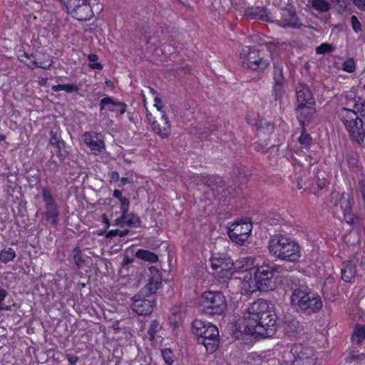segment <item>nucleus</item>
I'll return each instance as SVG.
<instances>
[{
    "mask_svg": "<svg viewBox=\"0 0 365 365\" xmlns=\"http://www.w3.org/2000/svg\"><path fill=\"white\" fill-rule=\"evenodd\" d=\"M120 180L122 185H123L127 183L130 182V180L128 178H120Z\"/></svg>",
    "mask_w": 365,
    "mask_h": 365,
    "instance_id": "62",
    "label": "nucleus"
},
{
    "mask_svg": "<svg viewBox=\"0 0 365 365\" xmlns=\"http://www.w3.org/2000/svg\"><path fill=\"white\" fill-rule=\"evenodd\" d=\"M283 27H285L286 26H289L291 28H293V29H299L300 28V26L302 24H281Z\"/></svg>",
    "mask_w": 365,
    "mask_h": 365,
    "instance_id": "61",
    "label": "nucleus"
},
{
    "mask_svg": "<svg viewBox=\"0 0 365 365\" xmlns=\"http://www.w3.org/2000/svg\"><path fill=\"white\" fill-rule=\"evenodd\" d=\"M240 55L243 66L255 72H263L270 65V60L255 47L242 48Z\"/></svg>",
    "mask_w": 365,
    "mask_h": 365,
    "instance_id": "7",
    "label": "nucleus"
},
{
    "mask_svg": "<svg viewBox=\"0 0 365 365\" xmlns=\"http://www.w3.org/2000/svg\"><path fill=\"white\" fill-rule=\"evenodd\" d=\"M342 69L348 73H353L356 70V64L354 58H350L344 61L342 63Z\"/></svg>",
    "mask_w": 365,
    "mask_h": 365,
    "instance_id": "40",
    "label": "nucleus"
},
{
    "mask_svg": "<svg viewBox=\"0 0 365 365\" xmlns=\"http://www.w3.org/2000/svg\"><path fill=\"white\" fill-rule=\"evenodd\" d=\"M200 306L208 314H222L227 309V301L220 292L207 291L202 294Z\"/></svg>",
    "mask_w": 365,
    "mask_h": 365,
    "instance_id": "8",
    "label": "nucleus"
},
{
    "mask_svg": "<svg viewBox=\"0 0 365 365\" xmlns=\"http://www.w3.org/2000/svg\"><path fill=\"white\" fill-rule=\"evenodd\" d=\"M262 363L261 365H283L280 364L276 359L271 358L265 361V359H263Z\"/></svg>",
    "mask_w": 365,
    "mask_h": 365,
    "instance_id": "51",
    "label": "nucleus"
},
{
    "mask_svg": "<svg viewBox=\"0 0 365 365\" xmlns=\"http://www.w3.org/2000/svg\"><path fill=\"white\" fill-rule=\"evenodd\" d=\"M312 7L321 13L328 11L331 6L328 0H310Z\"/></svg>",
    "mask_w": 365,
    "mask_h": 365,
    "instance_id": "29",
    "label": "nucleus"
},
{
    "mask_svg": "<svg viewBox=\"0 0 365 365\" xmlns=\"http://www.w3.org/2000/svg\"><path fill=\"white\" fill-rule=\"evenodd\" d=\"M341 272V279L345 282H354L356 276V269L355 264L351 262H344Z\"/></svg>",
    "mask_w": 365,
    "mask_h": 365,
    "instance_id": "22",
    "label": "nucleus"
},
{
    "mask_svg": "<svg viewBox=\"0 0 365 365\" xmlns=\"http://www.w3.org/2000/svg\"><path fill=\"white\" fill-rule=\"evenodd\" d=\"M365 339V326L357 324L351 335V341L355 344H360Z\"/></svg>",
    "mask_w": 365,
    "mask_h": 365,
    "instance_id": "27",
    "label": "nucleus"
},
{
    "mask_svg": "<svg viewBox=\"0 0 365 365\" xmlns=\"http://www.w3.org/2000/svg\"><path fill=\"white\" fill-rule=\"evenodd\" d=\"M233 173L238 178H245L247 176L245 168L241 165H237L234 168Z\"/></svg>",
    "mask_w": 365,
    "mask_h": 365,
    "instance_id": "45",
    "label": "nucleus"
},
{
    "mask_svg": "<svg viewBox=\"0 0 365 365\" xmlns=\"http://www.w3.org/2000/svg\"><path fill=\"white\" fill-rule=\"evenodd\" d=\"M135 256L140 259L149 262H156L158 260V257L154 252L145 250H138L136 252Z\"/></svg>",
    "mask_w": 365,
    "mask_h": 365,
    "instance_id": "28",
    "label": "nucleus"
},
{
    "mask_svg": "<svg viewBox=\"0 0 365 365\" xmlns=\"http://www.w3.org/2000/svg\"><path fill=\"white\" fill-rule=\"evenodd\" d=\"M82 140L95 155L101 154L106 150L105 141L99 133L84 132L82 134Z\"/></svg>",
    "mask_w": 365,
    "mask_h": 365,
    "instance_id": "16",
    "label": "nucleus"
},
{
    "mask_svg": "<svg viewBox=\"0 0 365 365\" xmlns=\"http://www.w3.org/2000/svg\"><path fill=\"white\" fill-rule=\"evenodd\" d=\"M273 79L274 83H285L283 67L281 65L274 63Z\"/></svg>",
    "mask_w": 365,
    "mask_h": 365,
    "instance_id": "32",
    "label": "nucleus"
},
{
    "mask_svg": "<svg viewBox=\"0 0 365 365\" xmlns=\"http://www.w3.org/2000/svg\"><path fill=\"white\" fill-rule=\"evenodd\" d=\"M259 43L266 46L271 54L274 52L275 49L280 45L279 41L271 39L269 37L261 39Z\"/></svg>",
    "mask_w": 365,
    "mask_h": 365,
    "instance_id": "35",
    "label": "nucleus"
},
{
    "mask_svg": "<svg viewBox=\"0 0 365 365\" xmlns=\"http://www.w3.org/2000/svg\"><path fill=\"white\" fill-rule=\"evenodd\" d=\"M255 259L252 257H245L239 259L234 263L235 272H253L256 267H255Z\"/></svg>",
    "mask_w": 365,
    "mask_h": 365,
    "instance_id": "21",
    "label": "nucleus"
},
{
    "mask_svg": "<svg viewBox=\"0 0 365 365\" xmlns=\"http://www.w3.org/2000/svg\"><path fill=\"white\" fill-rule=\"evenodd\" d=\"M153 130L162 138H167L171 133L170 124L165 111H162V116L159 120L152 123Z\"/></svg>",
    "mask_w": 365,
    "mask_h": 365,
    "instance_id": "19",
    "label": "nucleus"
},
{
    "mask_svg": "<svg viewBox=\"0 0 365 365\" xmlns=\"http://www.w3.org/2000/svg\"><path fill=\"white\" fill-rule=\"evenodd\" d=\"M110 176L111 181L118 182V180H120V175H119L118 173L116 171L111 172Z\"/></svg>",
    "mask_w": 365,
    "mask_h": 365,
    "instance_id": "54",
    "label": "nucleus"
},
{
    "mask_svg": "<svg viewBox=\"0 0 365 365\" xmlns=\"http://www.w3.org/2000/svg\"><path fill=\"white\" fill-rule=\"evenodd\" d=\"M88 59L91 63H96L98 59V56L95 53H91L88 55Z\"/></svg>",
    "mask_w": 365,
    "mask_h": 365,
    "instance_id": "56",
    "label": "nucleus"
},
{
    "mask_svg": "<svg viewBox=\"0 0 365 365\" xmlns=\"http://www.w3.org/2000/svg\"><path fill=\"white\" fill-rule=\"evenodd\" d=\"M352 28L356 32L361 31V24H352Z\"/></svg>",
    "mask_w": 365,
    "mask_h": 365,
    "instance_id": "60",
    "label": "nucleus"
},
{
    "mask_svg": "<svg viewBox=\"0 0 365 365\" xmlns=\"http://www.w3.org/2000/svg\"><path fill=\"white\" fill-rule=\"evenodd\" d=\"M282 17L284 19V23H297L298 20L295 10L292 8L283 10Z\"/></svg>",
    "mask_w": 365,
    "mask_h": 365,
    "instance_id": "34",
    "label": "nucleus"
},
{
    "mask_svg": "<svg viewBox=\"0 0 365 365\" xmlns=\"http://www.w3.org/2000/svg\"><path fill=\"white\" fill-rule=\"evenodd\" d=\"M19 57H25L28 59H31L33 58V54L29 55L27 53L24 52V53L22 55L21 54L19 55Z\"/></svg>",
    "mask_w": 365,
    "mask_h": 365,
    "instance_id": "63",
    "label": "nucleus"
},
{
    "mask_svg": "<svg viewBox=\"0 0 365 365\" xmlns=\"http://www.w3.org/2000/svg\"><path fill=\"white\" fill-rule=\"evenodd\" d=\"M113 106L119 108V113L123 115L127 110V105L124 102L115 101L113 98L107 96L102 98L100 101V110H103L106 109V106Z\"/></svg>",
    "mask_w": 365,
    "mask_h": 365,
    "instance_id": "24",
    "label": "nucleus"
},
{
    "mask_svg": "<svg viewBox=\"0 0 365 365\" xmlns=\"http://www.w3.org/2000/svg\"><path fill=\"white\" fill-rule=\"evenodd\" d=\"M63 91L66 93L77 92L78 91V87L75 84H63Z\"/></svg>",
    "mask_w": 365,
    "mask_h": 365,
    "instance_id": "49",
    "label": "nucleus"
},
{
    "mask_svg": "<svg viewBox=\"0 0 365 365\" xmlns=\"http://www.w3.org/2000/svg\"><path fill=\"white\" fill-rule=\"evenodd\" d=\"M268 248L274 257L281 260L296 262L301 257L299 244L282 235L272 236L269 240Z\"/></svg>",
    "mask_w": 365,
    "mask_h": 365,
    "instance_id": "3",
    "label": "nucleus"
},
{
    "mask_svg": "<svg viewBox=\"0 0 365 365\" xmlns=\"http://www.w3.org/2000/svg\"><path fill=\"white\" fill-rule=\"evenodd\" d=\"M217 180H218V182L221 185H216V192H217V195H218V194L220 193V189H222L223 187V184H222V180L220 178H217Z\"/></svg>",
    "mask_w": 365,
    "mask_h": 365,
    "instance_id": "59",
    "label": "nucleus"
},
{
    "mask_svg": "<svg viewBox=\"0 0 365 365\" xmlns=\"http://www.w3.org/2000/svg\"><path fill=\"white\" fill-rule=\"evenodd\" d=\"M302 128L303 129L298 140L302 145L307 147L312 143V138L309 133H306L304 127Z\"/></svg>",
    "mask_w": 365,
    "mask_h": 365,
    "instance_id": "38",
    "label": "nucleus"
},
{
    "mask_svg": "<svg viewBox=\"0 0 365 365\" xmlns=\"http://www.w3.org/2000/svg\"><path fill=\"white\" fill-rule=\"evenodd\" d=\"M113 196L119 200L120 203V210H124V212L129 210L130 200L127 197H123L120 190H115Z\"/></svg>",
    "mask_w": 365,
    "mask_h": 365,
    "instance_id": "31",
    "label": "nucleus"
},
{
    "mask_svg": "<svg viewBox=\"0 0 365 365\" xmlns=\"http://www.w3.org/2000/svg\"><path fill=\"white\" fill-rule=\"evenodd\" d=\"M51 137L49 141L50 145L57 146L58 148H60V142L56 136V134L53 133V132L51 133Z\"/></svg>",
    "mask_w": 365,
    "mask_h": 365,
    "instance_id": "50",
    "label": "nucleus"
},
{
    "mask_svg": "<svg viewBox=\"0 0 365 365\" xmlns=\"http://www.w3.org/2000/svg\"><path fill=\"white\" fill-rule=\"evenodd\" d=\"M300 329L301 326L297 320L293 319L284 324V333L289 336H295Z\"/></svg>",
    "mask_w": 365,
    "mask_h": 365,
    "instance_id": "26",
    "label": "nucleus"
},
{
    "mask_svg": "<svg viewBox=\"0 0 365 365\" xmlns=\"http://www.w3.org/2000/svg\"><path fill=\"white\" fill-rule=\"evenodd\" d=\"M73 259H74L75 263L76 264V265L78 267H80L81 266L82 263L83 262V259L81 254L80 248L78 247H76L73 250Z\"/></svg>",
    "mask_w": 365,
    "mask_h": 365,
    "instance_id": "43",
    "label": "nucleus"
},
{
    "mask_svg": "<svg viewBox=\"0 0 365 365\" xmlns=\"http://www.w3.org/2000/svg\"><path fill=\"white\" fill-rule=\"evenodd\" d=\"M276 319L273 305L259 299L248 306L238 329L245 334L270 337L277 330Z\"/></svg>",
    "mask_w": 365,
    "mask_h": 365,
    "instance_id": "1",
    "label": "nucleus"
},
{
    "mask_svg": "<svg viewBox=\"0 0 365 365\" xmlns=\"http://www.w3.org/2000/svg\"><path fill=\"white\" fill-rule=\"evenodd\" d=\"M132 309L138 315H149L153 312L155 301L153 296L135 294L133 298Z\"/></svg>",
    "mask_w": 365,
    "mask_h": 365,
    "instance_id": "15",
    "label": "nucleus"
},
{
    "mask_svg": "<svg viewBox=\"0 0 365 365\" xmlns=\"http://www.w3.org/2000/svg\"><path fill=\"white\" fill-rule=\"evenodd\" d=\"M245 14L251 20H259L272 23L269 13L265 7L262 6H252L245 11Z\"/></svg>",
    "mask_w": 365,
    "mask_h": 365,
    "instance_id": "20",
    "label": "nucleus"
},
{
    "mask_svg": "<svg viewBox=\"0 0 365 365\" xmlns=\"http://www.w3.org/2000/svg\"><path fill=\"white\" fill-rule=\"evenodd\" d=\"M122 215L120 217L115 220V224L117 225H123V224L138 227L140 223V218L133 213H128V211L124 212V210H121Z\"/></svg>",
    "mask_w": 365,
    "mask_h": 365,
    "instance_id": "23",
    "label": "nucleus"
},
{
    "mask_svg": "<svg viewBox=\"0 0 365 365\" xmlns=\"http://www.w3.org/2000/svg\"><path fill=\"white\" fill-rule=\"evenodd\" d=\"M128 232H129V231L128 230H120L118 229L111 230L108 232L106 237H115L117 235H118L120 237H125L128 234Z\"/></svg>",
    "mask_w": 365,
    "mask_h": 365,
    "instance_id": "44",
    "label": "nucleus"
},
{
    "mask_svg": "<svg viewBox=\"0 0 365 365\" xmlns=\"http://www.w3.org/2000/svg\"><path fill=\"white\" fill-rule=\"evenodd\" d=\"M361 359V356L358 354V351H351L349 353L347 357L346 358V361L347 363H351L356 360H359Z\"/></svg>",
    "mask_w": 365,
    "mask_h": 365,
    "instance_id": "47",
    "label": "nucleus"
},
{
    "mask_svg": "<svg viewBox=\"0 0 365 365\" xmlns=\"http://www.w3.org/2000/svg\"><path fill=\"white\" fill-rule=\"evenodd\" d=\"M155 274L152 275L149 278L148 282L145 287V289L149 292L150 295H152V294L155 293L162 284L159 271L157 269H155Z\"/></svg>",
    "mask_w": 365,
    "mask_h": 365,
    "instance_id": "25",
    "label": "nucleus"
},
{
    "mask_svg": "<svg viewBox=\"0 0 365 365\" xmlns=\"http://www.w3.org/2000/svg\"><path fill=\"white\" fill-rule=\"evenodd\" d=\"M161 355L163 360L168 365H172L174 362V354L170 349H164L161 350Z\"/></svg>",
    "mask_w": 365,
    "mask_h": 365,
    "instance_id": "39",
    "label": "nucleus"
},
{
    "mask_svg": "<svg viewBox=\"0 0 365 365\" xmlns=\"http://www.w3.org/2000/svg\"><path fill=\"white\" fill-rule=\"evenodd\" d=\"M161 326L157 320L151 322L149 328L148 329V335L150 341L155 339L157 332L160 329Z\"/></svg>",
    "mask_w": 365,
    "mask_h": 365,
    "instance_id": "36",
    "label": "nucleus"
},
{
    "mask_svg": "<svg viewBox=\"0 0 365 365\" xmlns=\"http://www.w3.org/2000/svg\"><path fill=\"white\" fill-rule=\"evenodd\" d=\"M291 352L294 356L293 365H314L317 356L314 350L302 345H294Z\"/></svg>",
    "mask_w": 365,
    "mask_h": 365,
    "instance_id": "14",
    "label": "nucleus"
},
{
    "mask_svg": "<svg viewBox=\"0 0 365 365\" xmlns=\"http://www.w3.org/2000/svg\"><path fill=\"white\" fill-rule=\"evenodd\" d=\"M89 67L92 69H96V70H102L103 69L102 63L97 62V61L96 63H91L89 65Z\"/></svg>",
    "mask_w": 365,
    "mask_h": 365,
    "instance_id": "55",
    "label": "nucleus"
},
{
    "mask_svg": "<svg viewBox=\"0 0 365 365\" xmlns=\"http://www.w3.org/2000/svg\"><path fill=\"white\" fill-rule=\"evenodd\" d=\"M334 50V47L329 43H323L316 48V52L317 54H324L331 53Z\"/></svg>",
    "mask_w": 365,
    "mask_h": 365,
    "instance_id": "41",
    "label": "nucleus"
},
{
    "mask_svg": "<svg viewBox=\"0 0 365 365\" xmlns=\"http://www.w3.org/2000/svg\"><path fill=\"white\" fill-rule=\"evenodd\" d=\"M277 269L273 265L262 264L256 267L253 272L254 279L243 282V288L247 292H254L256 290L267 292L274 289V282L272 279Z\"/></svg>",
    "mask_w": 365,
    "mask_h": 365,
    "instance_id": "5",
    "label": "nucleus"
},
{
    "mask_svg": "<svg viewBox=\"0 0 365 365\" xmlns=\"http://www.w3.org/2000/svg\"><path fill=\"white\" fill-rule=\"evenodd\" d=\"M66 359L71 365H75L78 361V357L71 354L66 355Z\"/></svg>",
    "mask_w": 365,
    "mask_h": 365,
    "instance_id": "52",
    "label": "nucleus"
},
{
    "mask_svg": "<svg viewBox=\"0 0 365 365\" xmlns=\"http://www.w3.org/2000/svg\"><path fill=\"white\" fill-rule=\"evenodd\" d=\"M32 63L36 65V66L38 67H40V68H48L51 64V61L48 64V65H46V64H43L41 63H38V61H33Z\"/></svg>",
    "mask_w": 365,
    "mask_h": 365,
    "instance_id": "57",
    "label": "nucleus"
},
{
    "mask_svg": "<svg viewBox=\"0 0 365 365\" xmlns=\"http://www.w3.org/2000/svg\"><path fill=\"white\" fill-rule=\"evenodd\" d=\"M213 274L217 279L226 281L235 273L234 262L232 259L223 253L213 255L210 259Z\"/></svg>",
    "mask_w": 365,
    "mask_h": 365,
    "instance_id": "9",
    "label": "nucleus"
},
{
    "mask_svg": "<svg viewBox=\"0 0 365 365\" xmlns=\"http://www.w3.org/2000/svg\"><path fill=\"white\" fill-rule=\"evenodd\" d=\"M7 296V292L0 287V310H9V307L8 306H4L2 302L5 299L6 297Z\"/></svg>",
    "mask_w": 365,
    "mask_h": 365,
    "instance_id": "46",
    "label": "nucleus"
},
{
    "mask_svg": "<svg viewBox=\"0 0 365 365\" xmlns=\"http://www.w3.org/2000/svg\"><path fill=\"white\" fill-rule=\"evenodd\" d=\"M284 84L285 83H274L272 88V95L276 101H281L284 94Z\"/></svg>",
    "mask_w": 365,
    "mask_h": 365,
    "instance_id": "33",
    "label": "nucleus"
},
{
    "mask_svg": "<svg viewBox=\"0 0 365 365\" xmlns=\"http://www.w3.org/2000/svg\"><path fill=\"white\" fill-rule=\"evenodd\" d=\"M41 196L45 203V219L53 226L58 224V205L50 188L43 187L41 189Z\"/></svg>",
    "mask_w": 365,
    "mask_h": 365,
    "instance_id": "10",
    "label": "nucleus"
},
{
    "mask_svg": "<svg viewBox=\"0 0 365 365\" xmlns=\"http://www.w3.org/2000/svg\"><path fill=\"white\" fill-rule=\"evenodd\" d=\"M68 12L79 21H86L93 16V12L87 0H68Z\"/></svg>",
    "mask_w": 365,
    "mask_h": 365,
    "instance_id": "12",
    "label": "nucleus"
},
{
    "mask_svg": "<svg viewBox=\"0 0 365 365\" xmlns=\"http://www.w3.org/2000/svg\"><path fill=\"white\" fill-rule=\"evenodd\" d=\"M331 202L336 207H339L344 213V219L349 225L354 224L357 220L352 212L349 195L345 192L339 195L338 192H331Z\"/></svg>",
    "mask_w": 365,
    "mask_h": 365,
    "instance_id": "13",
    "label": "nucleus"
},
{
    "mask_svg": "<svg viewBox=\"0 0 365 365\" xmlns=\"http://www.w3.org/2000/svg\"><path fill=\"white\" fill-rule=\"evenodd\" d=\"M297 105H315V99L309 87L298 83L295 88Z\"/></svg>",
    "mask_w": 365,
    "mask_h": 365,
    "instance_id": "17",
    "label": "nucleus"
},
{
    "mask_svg": "<svg viewBox=\"0 0 365 365\" xmlns=\"http://www.w3.org/2000/svg\"><path fill=\"white\" fill-rule=\"evenodd\" d=\"M354 108L357 110V112L360 113L361 115V113H363V110H365V100L358 97L357 98H354Z\"/></svg>",
    "mask_w": 365,
    "mask_h": 365,
    "instance_id": "42",
    "label": "nucleus"
},
{
    "mask_svg": "<svg viewBox=\"0 0 365 365\" xmlns=\"http://www.w3.org/2000/svg\"><path fill=\"white\" fill-rule=\"evenodd\" d=\"M331 282L330 280L326 281L322 288V293L325 299H328L330 301H334V297L336 294V289H334L333 292L331 291V287H329V284Z\"/></svg>",
    "mask_w": 365,
    "mask_h": 365,
    "instance_id": "37",
    "label": "nucleus"
},
{
    "mask_svg": "<svg viewBox=\"0 0 365 365\" xmlns=\"http://www.w3.org/2000/svg\"><path fill=\"white\" fill-rule=\"evenodd\" d=\"M353 1L358 8L365 10V0H353Z\"/></svg>",
    "mask_w": 365,
    "mask_h": 365,
    "instance_id": "53",
    "label": "nucleus"
},
{
    "mask_svg": "<svg viewBox=\"0 0 365 365\" xmlns=\"http://www.w3.org/2000/svg\"><path fill=\"white\" fill-rule=\"evenodd\" d=\"M150 91L153 93V94L155 96H154V101H155V107L160 111H163L162 110V108H163V103H162V101L161 99L158 97L157 93L153 90V89H150Z\"/></svg>",
    "mask_w": 365,
    "mask_h": 365,
    "instance_id": "48",
    "label": "nucleus"
},
{
    "mask_svg": "<svg viewBox=\"0 0 365 365\" xmlns=\"http://www.w3.org/2000/svg\"><path fill=\"white\" fill-rule=\"evenodd\" d=\"M133 262V259H130L128 257H126L123 259V264H128L130 263Z\"/></svg>",
    "mask_w": 365,
    "mask_h": 365,
    "instance_id": "64",
    "label": "nucleus"
},
{
    "mask_svg": "<svg viewBox=\"0 0 365 365\" xmlns=\"http://www.w3.org/2000/svg\"><path fill=\"white\" fill-rule=\"evenodd\" d=\"M341 115L351 139L358 144L362 143L365 136L362 119L358 116L355 110L349 108H343Z\"/></svg>",
    "mask_w": 365,
    "mask_h": 365,
    "instance_id": "6",
    "label": "nucleus"
},
{
    "mask_svg": "<svg viewBox=\"0 0 365 365\" xmlns=\"http://www.w3.org/2000/svg\"><path fill=\"white\" fill-rule=\"evenodd\" d=\"M192 332L197 343L203 345L208 354H212L217 349L220 336L216 326L210 322L195 320L192 324Z\"/></svg>",
    "mask_w": 365,
    "mask_h": 365,
    "instance_id": "4",
    "label": "nucleus"
},
{
    "mask_svg": "<svg viewBox=\"0 0 365 365\" xmlns=\"http://www.w3.org/2000/svg\"><path fill=\"white\" fill-rule=\"evenodd\" d=\"M16 255L11 247H7L0 252V261L4 263L13 261Z\"/></svg>",
    "mask_w": 365,
    "mask_h": 365,
    "instance_id": "30",
    "label": "nucleus"
},
{
    "mask_svg": "<svg viewBox=\"0 0 365 365\" xmlns=\"http://www.w3.org/2000/svg\"><path fill=\"white\" fill-rule=\"evenodd\" d=\"M314 106L315 105H297V118L302 127H304L314 116L316 112Z\"/></svg>",
    "mask_w": 365,
    "mask_h": 365,
    "instance_id": "18",
    "label": "nucleus"
},
{
    "mask_svg": "<svg viewBox=\"0 0 365 365\" xmlns=\"http://www.w3.org/2000/svg\"><path fill=\"white\" fill-rule=\"evenodd\" d=\"M252 230V225L250 222H236L230 226L228 235L233 242L243 245L249 240Z\"/></svg>",
    "mask_w": 365,
    "mask_h": 365,
    "instance_id": "11",
    "label": "nucleus"
},
{
    "mask_svg": "<svg viewBox=\"0 0 365 365\" xmlns=\"http://www.w3.org/2000/svg\"><path fill=\"white\" fill-rule=\"evenodd\" d=\"M290 304L298 312L305 315L317 313L323 307L320 296L304 287L293 289L290 296Z\"/></svg>",
    "mask_w": 365,
    "mask_h": 365,
    "instance_id": "2",
    "label": "nucleus"
},
{
    "mask_svg": "<svg viewBox=\"0 0 365 365\" xmlns=\"http://www.w3.org/2000/svg\"><path fill=\"white\" fill-rule=\"evenodd\" d=\"M63 84H58L52 86V90L55 92H59L63 91Z\"/></svg>",
    "mask_w": 365,
    "mask_h": 365,
    "instance_id": "58",
    "label": "nucleus"
}]
</instances>
